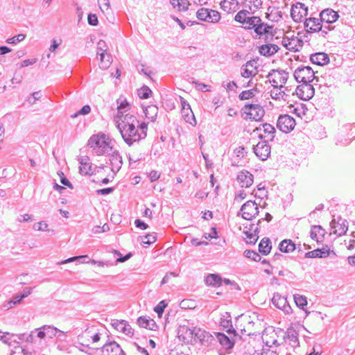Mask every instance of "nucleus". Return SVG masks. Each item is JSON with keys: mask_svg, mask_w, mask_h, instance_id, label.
<instances>
[{"mask_svg": "<svg viewBox=\"0 0 355 355\" xmlns=\"http://www.w3.org/2000/svg\"><path fill=\"white\" fill-rule=\"evenodd\" d=\"M117 128L125 143L129 146L146 138L148 124L146 122L139 123L137 116L126 114L117 121Z\"/></svg>", "mask_w": 355, "mask_h": 355, "instance_id": "obj_1", "label": "nucleus"}, {"mask_svg": "<svg viewBox=\"0 0 355 355\" xmlns=\"http://www.w3.org/2000/svg\"><path fill=\"white\" fill-rule=\"evenodd\" d=\"M101 334L96 331L94 327L87 328L78 336L77 343L83 348L80 350L89 354V349H97L99 348L96 346V344L101 340Z\"/></svg>", "mask_w": 355, "mask_h": 355, "instance_id": "obj_2", "label": "nucleus"}, {"mask_svg": "<svg viewBox=\"0 0 355 355\" xmlns=\"http://www.w3.org/2000/svg\"><path fill=\"white\" fill-rule=\"evenodd\" d=\"M111 139L104 133L93 135L88 140L87 145L97 155L109 153L112 150Z\"/></svg>", "mask_w": 355, "mask_h": 355, "instance_id": "obj_3", "label": "nucleus"}, {"mask_svg": "<svg viewBox=\"0 0 355 355\" xmlns=\"http://www.w3.org/2000/svg\"><path fill=\"white\" fill-rule=\"evenodd\" d=\"M35 331H37V337L40 339H52L56 337L60 340H64L67 337L66 332L51 325H43L41 327L36 328Z\"/></svg>", "mask_w": 355, "mask_h": 355, "instance_id": "obj_4", "label": "nucleus"}, {"mask_svg": "<svg viewBox=\"0 0 355 355\" xmlns=\"http://www.w3.org/2000/svg\"><path fill=\"white\" fill-rule=\"evenodd\" d=\"M267 77L274 88H279L281 89L284 87L288 78V73L284 70L272 69L268 73Z\"/></svg>", "mask_w": 355, "mask_h": 355, "instance_id": "obj_5", "label": "nucleus"}, {"mask_svg": "<svg viewBox=\"0 0 355 355\" xmlns=\"http://www.w3.org/2000/svg\"><path fill=\"white\" fill-rule=\"evenodd\" d=\"M258 214L259 207L255 201L248 200L241 206L238 216L241 215L243 218L250 220L255 218Z\"/></svg>", "mask_w": 355, "mask_h": 355, "instance_id": "obj_6", "label": "nucleus"}, {"mask_svg": "<svg viewBox=\"0 0 355 355\" xmlns=\"http://www.w3.org/2000/svg\"><path fill=\"white\" fill-rule=\"evenodd\" d=\"M315 73L311 67H302L297 68L294 71L296 81L305 83H311L315 78Z\"/></svg>", "mask_w": 355, "mask_h": 355, "instance_id": "obj_7", "label": "nucleus"}, {"mask_svg": "<svg viewBox=\"0 0 355 355\" xmlns=\"http://www.w3.org/2000/svg\"><path fill=\"white\" fill-rule=\"evenodd\" d=\"M243 110L246 115L245 119L254 121H260L265 114L263 108L259 104H247Z\"/></svg>", "mask_w": 355, "mask_h": 355, "instance_id": "obj_8", "label": "nucleus"}, {"mask_svg": "<svg viewBox=\"0 0 355 355\" xmlns=\"http://www.w3.org/2000/svg\"><path fill=\"white\" fill-rule=\"evenodd\" d=\"M295 120L288 114L280 115L277 119V127L283 132H290L295 126Z\"/></svg>", "mask_w": 355, "mask_h": 355, "instance_id": "obj_9", "label": "nucleus"}, {"mask_svg": "<svg viewBox=\"0 0 355 355\" xmlns=\"http://www.w3.org/2000/svg\"><path fill=\"white\" fill-rule=\"evenodd\" d=\"M308 14V8L302 3L297 2L291 9V16L294 21H302Z\"/></svg>", "mask_w": 355, "mask_h": 355, "instance_id": "obj_10", "label": "nucleus"}, {"mask_svg": "<svg viewBox=\"0 0 355 355\" xmlns=\"http://www.w3.org/2000/svg\"><path fill=\"white\" fill-rule=\"evenodd\" d=\"M314 88L310 83H302L295 89L296 95L303 101H309L314 96Z\"/></svg>", "mask_w": 355, "mask_h": 355, "instance_id": "obj_11", "label": "nucleus"}, {"mask_svg": "<svg viewBox=\"0 0 355 355\" xmlns=\"http://www.w3.org/2000/svg\"><path fill=\"white\" fill-rule=\"evenodd\" d=\"M215 333L214 334L199 328L197 332L196 340H198L201 345L207 347H215Z\"/></svg>", "mask_w": 355, "mask_h": 355, "instance_id": "obj_12", "label": "nucleus"}, {"mask_svg": "<svg viewBox=\"0 0 355 355\" xmlns=\"http://www.w3.org/2000/svg\"><path fill=\"white\" fill-rule=\"evenodd\" d=\"M330 225L333 230V233L338 236L344 235L348 230V222L340 217L338 218L337 220L333 219Z\"/></svg>", "mask_w": 355, "mask_h": 355, "instance_id": "obj_13", "label": "nucleus"}, {"mask_svg": "<svg viewBox=\"0 0 355 355\" xmlns=\"http://www.w3.org/2000/svg\"><path fill=\"white\" fill-rule=\"evenodd\" d=\"M270 146L266 141H260L253 147L255 155L263 161L266 160L270 156Z\"/></svg>", "mask_w": 355, "mask_h": 355, "instance_id": "obj_14", "label": "nucleus"}, {"mask_svg": "<svg viewBox=\"0 0 355 355\" xmlns=\"http://www.w3.org/2000/svg\"><path fill=\"white\" fill-rule=\"evenodd\" d=\"M99 349L103 355H125L120 345L115 341L104 344Z\"/></svg>", "mask_w": 355, "mask_h": 355, "instance_id": "obj_15", "label": "nucleus"}, {"mask_svg": "<svg viewBox=\"0 0 355 355\" xmlns=\"http://www.w3.org/2000/svg\"><path fill=\"white\" fill-rule=\"evenodd\" d=\"M219 344L222 349L226 351L231 349L234 345V341L223 333H215V347Z\"/></svg>", "mask_w": 355, "mask_h": 355, "instance_id": "obj_16", "label": "nucleus"}, {"mask_svg": "<svg viewBox=\"0 0 355 355\" xmlns=\"http://www.w3.org/2000/svg\"><path fill=\"white\" fill-rule=\"evenodd\" d=\"M263 219H260L258 220L257 224L255 225L254 224H252L248 230H243V234L246 236V242L249 244H255L257 241L259 239L258 233H259V226L260 225Z\"/></svg>", "mask_w": 355, "mask_h": 355, "instance_id": "obj_17", "label": "nucleus"}, {"mask_svg": "<svg viewBox=\"0 0 355 355\" xmlns=\"http://www.w3.org/2000/svg\"><path fill=\"white\" fill-rule=\"evenodd\" d=\"M257 61L251 60L241 67V75L245 78L254 77L257 75Z\"/></svg>", "mask_w": 355, "mask_h": 355, "instance_id": "obj_18", "label": "nucleus"}, {"mask_svg": "<svg viewBox=\"0 0 355 355\" xmlns=\"http://www.w3.org/2000/svg\"><path fill=\"white\" fill-rule=\"evenodd\" d=\"M320 17L322 23L333 24L338 20L339 15L331 8H326L320 12Z\"/></svg>", "mask_w": 355, "mask_h": 355, "instance_id": "obj_19", "label": "nucleus"}, {"mask_svg": "<svg viewBox=\"0 0 355 355\" xmlns=\"http://www.w3.org/2000/svg\"><path fill=\"white\" fill-rule=\"evenodd\" d=\"M237 181L241 187L248 188L252 184L254 177L249 171L243 170L237 175Z\"/></svg>", "mask_w": 355, "mask_h": 355, "instance_id": "obj_20", "label": "nucleus"}, {"mask_svg": "<svg viewBox=\"0 0 355 355\" xmlns=\"http://www.w3.org/2000/svg\"><path fill=\"white\" fill-rule=\"evenodd\" d=\"M304 28L307 32L314 33L318 32L322 28V24L320 18L309 17L306 18L304 22Z\"/></svg>", "mask_w": 355, "mask_h": 355, "instance_id": "obj_21", "label": "nucleus"}, {"mask_svg": "<svg viewBox=\"0 0 355 355\" xmlns=\"http://www.w3.org/2000/svg\"><path fill=\"white\" fill-rule=\"evenodd\" d=\"M110 164L111 165V171L114 174H116L121 169L123 165V159L118 150H114L110 155Z\"/></svg>", "mask_w": 355, "mask_h": 355, "instance_id": "obj_22", "label": "nucleus"}, {"mask_svg": "<svg viewBox=\"0 0 355 355\" xmlns=\"http://www.w3.org/2000/svg\"><path fill=\"white\" fill-rule=\"evenodd\" d=\"M79 171L82 175H92L93 173V169L92 163L89 162L88 157L85 156L79 159Z\"/></svg>", "mask_w": 355, "mask_h": 355, "instance_id": "obj_23", "label": "nucleus"}, {"mask_svg": "<svg viewBox=\"0 0 355 355\" xmlns=\"http://www.w3.org/2000/svg\"><path fill=\"white\" fill-rule=\"evenodd\" d=\"M261 126H262V128H261V127L257 128V130H262L264 133V136L261 135L259 136V137L261 139H262L263 137L267 138V139L268 141H272L273 139L275 138V134L276 132L274 126H272V125H270L269 123H263L261 125Z\"/></svg>", "mask_w": 355, "mask_h": 355, "instance_id": "obj_24", "label": "nucleus"}, {"mask_svg": "<svg viewBox=\"0 0 355 355\" xmlns=\"http://www.w3.org/2000/svg\"><path fill=\"white\" fill-rule=\"evenodd\" d=\"M325 234V230L320 225H313L311 227L310 236L318 243L322 241Z\"/></svg>", "mask_w": 355, "mask_h": 355, "instance_id": "obj_25", "label": "nucleus"}, {"mask_svg": "<svg viewBox=\"0 0 355 355\" xmlns=\"http://www.w3.org/2000/svg\"><path fill=\"white\" fill-rule=\"evenodd\" d=\"M137 324L142 328H146L152 331H155L157 327L154 320L146 316H141L138 318Z\"/></svg>", "mask_w": 355, "mask_h": 355, "instance_id": "obj_26", "label": "nucleus"}, {"mask_svg": "<svg viewBox=\"0 0 355 355\" xmlns=\"http://www.w3.org/2000/svg\"><path fill=\"white\" fill-rule=\"evenodd\" d=\"M310 60L312 63L318 65H324L329 62V58L327 53H316L311 55Z\"/></svg>", "mask_w": 355, "mask_h": 355, "instance_id": "obj_27", "label": "nucleus"}, {"mask_svg": "<svg viewBox=\"0 0 355 355\" xmlns=\"http://www.w3.org/2000/svg\"><path fill=\"white\" fill-rule=\"evenodd\" d=\"M266 14L269 20L275 22L280 21L283 16L282 12L278 8L274 6L268 7Z\"/></svg>", "mask_w": 355, "mask_h": 355, "instance_id": "obj_28", "label": "nucleus"}, {"mask_svg": "<svg viewBox=\"0 0 355 355\" xmlns=\"http://www.w3.org/2000/svg\"><path fill=\"white\" fill-rule=\"evenodd\" d=\"M272 304L278 309H284L285 311L288 312L286 309H291L289 306H287V300L286 298L281 296L279 293H275L273 295L272 299Z\"/></svg>", "mask_w": 355, "mask_h": 355, "instance_id": "obj_29", "label": "nucleus"}, {"mask_svg": "<svg viewBox=\"0 0 355 355\" xmlns=\"http://www.w3.org/2000/svg\"><path fill=\"white\" fill-rule=\"evenodd\" d=\"M116 103L118 105H117V110H118L117 117L120 118V120H121V119H123V116H124L123 113L130 109V105L128 103L126 99L123 97H120L119 99H117Z\"/></svg>", "mask_w": 355, "mask_h": 355, "instance_id": "obj_30", "label": "nucleus"}, {"mask_svg": "<svg viewBox=\"0 0 355 355\" xmlns=\"http://www.w3.org/2000/svg\"><path fill=\"white\" fill-rule=\"evenodd\" d=\"M279 47L277 45L269 44L261 46L259 52L262 55L270 56L277 53Z\"/></svg>", "mask_w": 355, "mask_h": 355, "instance_id": "obj_31", "label": "nucleus"}, {"mask_svg": "<svg viewBox=\"0 0 355 355\" xmlns=\"http://www.w3.org/2000/svg\"><path fill=\"white\" fill-rule=\"evenodd\" d=\"M199 328L193 327V329H190L189 327H183L182 328V331L184 333L183 340L184 341L189 342L192 341L193 339L196 340L197 332Z\"/></svg>", "mask_w": 355, "mask_h": 355, "instance_id": "obj_32", "label": "nucleus"}, {"mask_svg": "<svg viewBox=\"0 0 355 355\" xmlns=\"http://www.w3.org/2000/svg\"><path fill=\"white\" fill-rule=\"evenodd\" d=\"M220 326L223 327V329H227L226 331L228 334H234V335H236V331L232 328L231 317L228 313H225V315L221 318Z\"/></svg>", "mask_w": 355, "mask_h": 355, "instance_id": "obj_33", "label": "nucleus"}, {"mask_svg": "<svg viewBox=\"0 0 355 355\" xmlns=\"http://www.w3.org/2000/svg\"><path fill=\"white\" fill-rule=\"evenodd\" d=\"M295 248V244L291 239H284L279 245V250L284 253L292 252Z\"/></svg>", "mask_w": 355, "mask_h": 355, "instance_id": "obj_34", "label": "nucleus"}, {"mask_svg": "<svg viewBox=\"0 0 355 355\" xmlns=\"http://www.w3.org/2000/svg\"><path fill=\"white\" fill-rule=\"evenodd\" d=\"M272 249V243L268 238H263L259 244V251L262 254L267 255Z\"/></svg>", "mask_w": 355, "mask_h": 355, "instance_id": "obj_35", "label": "nucleus"}, {"mask_svg": "<svg viewBox=\"0 0 355 355\" xmlns=\"http://www.w3.org/2000/svg\"><path fill=\"white\" fill-rule=\"evenodd\" d=\"M113 326L116 330L122 331L126 335L133 334L131 327L125 320L118 321L114 323Z\"/></svg>", "mask_w": 355, "mask_h": 355, "instance_id": "obj_36", "label": "nucleus"}, {"mask_svg": "<svg viewBox=\"0 0 355 355\" xmlns=\"http://www.w3.org/2000/svg\"><path fill=\"white\" fill-rule=\"evenodd\" d=\"M144 112L147 119L151 121H155L158 113V107L156 105H150L144 110Z\"/></svg>", "mask_w": 355, "mask_h": 355, "instance_id": "obj_37", "label": "nucleus"}, {"mask_svg": "<svg viewBox=\"0 0 355 355\" xmlns=\"http://www.w3.org/2000/svg\"><path fill=\"white\" fill-rule=\"evenodd\" d=\"M221 277L216 274H209L205 278V282L208 286H219L221 285Z\"/></svg>", "mask_w": 355, "mask_h": 355, "instance_id": "obj_38", "label": "nucleus"}, {"mask_svg": "<svg viewBox=\"0 0 355 355\" xmlns=\"http://www.w3.org/2000/svg\"><path fill=\"white\" fill-rule=\"evenodd\" d=\"M236 5V0H224L220 3L223 10L227 12L235 11Z\"/></svg>", "mask_w": 355, "mask_h": 355, "instance_id": "obj_39", "label": "nucleus"}, {"mask_svg": "<svg viewBox=\"0 0 355 355\" xmlns=\"http://www.w3.org/2000/svg\"><path fill=\"white\" fill-rule=\"evenodd\" d=\"M253 28L257 35H261L268 33L270 32L269 29L272 28V26H269L261 21L259 23H257V25H255Z\"/></svg>", "mask_w": 355, "mask_h": 355, "instance_id": "obj_40", "label": "nucleus"}, {"mask_svg": "<svg viewBox=\"0 0 355 355\" xmlns=\"http://www.w3.org/2000/svg\"><path fill=\"white\" fill-rule=\"evenodd\" d=\"M261 21V18L259 17H250L248 15L245 23H243V27L245 29H252L254 27L255 25H257V23Z\"/></svg>", "mask_w": 355, "mask_h": 355, "instance_id": "obj_41", "label": "nucleus"}, {"mask_svg": "<svg viewBox=\"0 0 355 355\" xmlns=\"http://www.w3.org/2000/svg\"><path fill=\"white\" fill-rule=\"evenodd\" d=\"M172 5L173 8H178L179 11H186L189 3L188 0H173Z\"/></svg>", "mask_w": 355, "mask_h": 355, "instance_id": "obj_42", "label": "nucleus"}, {"mask_svg": "<svg viewBox=\"0 0 355 355\" xmlns=\"http://www.w3.org/2000/svg\"><path fill=\"white\" fill-rule=\"evenodd\" d=\"M97 54L100 55V60H101L100 67L103 69H107L111 63L110 55H106L104 52H101V53L98 52Z\"/></svg>", "mask_w": 355, "mask_h": 355, "instance_id": "obj_43", "label": "nucleus"}, {"mask_svg": "<svg viewBox=\"0 0 355 355\" xmlns=\"http://www.w3.org/2000/svg\"><path fill=\"white\" fill-rule=\"evenodd\" d=\"M287 338L290 341V344L293 345V347L297 346L299 345L298 341V334L294 330H290L287 332Z\"/></svg>", "mask_w": 355, "mask_h": 355, "instance_id": "obj_44", "label": "nucleus"}, {"mask_svg": "<svg viewBox=\"0 0 355 355\" xmlns=\"http://www.w3.org/2000/svg\"><path fill=\"white\" fill-rule=\"evenodd\" d=\"M48 227H49V225L46 222L40 221V222L35 223L33 226V228L35 231H47V232H51L52 234H54V230H49Z\"/></svg>", "mask_w": 355, "mask_h": 355, "instance_id": "obj_45", "label": "nucleus"}, {"mask_svg": "<svg viewBox=\"0 0 355 355\" xmlns=\"http://www.w3.org/2000/svg\"><path fill=\"white\" fill-rule=\"evenodd\" d=\"M250 15V12L246 10H241L235 15L234 20L237 22L243 24L247 19L248 15Z\"/></svg>", "mask_w": 355, "mask_h": 355, "instance_id": "obj_46", "label": "nucleus"}, {"mask_svg": "<svg viewBox=\"0 0 355 355\" xmlns=\"http://www.w3.org/2000/svg\"><path fill=\"white\" fill-rule=\"evenodd\" d=\"M196 17L201 21H208L209 9L205 8L199 9L196 13Z\"/></svg>", "mask_w": 355, "mask_h": 355, "instance_id": "obj_47", "label": "nucleus"}, {"mask_svg": "<svg viewBox=\"0 0 355 355\" xmlns=\"http://www.w3.org/2000/svg\"><path fill=\"white\" fill-rule=\"evenodd\" d=\"M157 237L155 233L148 234L144 238L141 237V243L143 245H150L156 241Z\"/></svg>", "mask_w": 355, "mask_h": 355, "instance_id": "obj_48", "label": "nucleus"}, {"mask_svg": "<svg viewBox=\"0 0 355 355\" xmlns=\"http://www.w3.org/2000/svg\"><path fill=\"white\" fill-rule=\"evenodd\" d=\"M256 90L254 89L243 91L239 95V98L240 100H248L252 98L255 95Z\"/></svg>", "mask_w": 355, "mask_h": 355, "instance_id": "obj_49", "label": "nucleus"}, {"mask_svg": "<svg viewBox=\"0 0 355 355\" xmlns=\"http://www.w3.org/2000/svg\"><path fill=\"white\" fill-rule=\"evenodd\" d=\"M220 19V15L218 11L209 9L208 22L216 23Z\"/></svg>", "mask_w": 355, "mask_h": 355, "instance_id": "obj_50", "label": "nucleus"}, {"mask_svg": "<svg viewBox=\"0 0 355 355\" xmlns=\"http://www.w3.org/2000/svg\"><path fill=\"white\" fill-rule=\"evenodd\" d=\"M294 300L298 307L304 308L307 304L306 297L300 295H294Z\"/></svg>", "mask_w": 355, "mask_h": 355, "instance_id": "obj_51", "label": "nucleus"}, {"mask_svg": "<svg viewBox=\"0 0 355 355\" xmlns=\"http://www.w3.org/2000/svg\"><path fill=\"white\" fill-rule=\"evenodd\" d=\"M152 91L147 86H144L138 90V95L141 98L146 99L149 98Z\"/></svg>", "mask_w": 355, "mask_h": 355, "instance_id": "obj_52", "label": "nucleus"}, {"mask_svg": "<svg viewBox=\"0 0 355 355\" xmlns=\"http://www.w3.org/2000/svg\"><path fill=\"white\" fill-rule=\"evenodd\" d=\"M244 255L245 257H247L250 259H252L253 261H258L261 260V256L259 255V254H258L257 252H256L253 250H246L244 252Z\"/></svg>", "mask_w": 355, "mask_h": 355, "instance_id": "obj_53", "label": "nucleus"}, {"mask_svg": "<svg viewBox=\"0 0 355 355\" xmlns=\"http://www.w3.org/2000/svg\"><path fill=\"white\" fill-rule=\"evenodd\" d=\"M25 37L26 35L24 34L20 33L11 38H8L6 40V42L11 44H16L18 42L23 41L25 39Z\"/></svg>", "mask_w": 355, "mask_h": 355, "instance_id": "obj_54", "label": "nucleus"}, {"mask_svg": "<svg viewBox=\"0 0 355 355\" xmlns=\"http://www.w3.org/2000/svg\"><path fill=\"white\" fill-rule=\"evenodd\" d=\"M167 306V304L164 300H162L158 303V304L154 308V311L160 317L164 312V309Z\"/></svg>", "mask_w": 355, "mask_h": 355, "instance_id": "obj_55", "label": "nucleus"}, {"mask_svg": "<svg viewBox=\"0 0 355 355\" xmlns=\"http://www.w3.org/2000/svg\"><path fill=\"white\" fill-rule=\"evenodd\" d=\"M181 113L182 117L184 119L185 121L189 123L190 124H193L192 121H196L195 116L193 115V112H182V110H181Z\"/></svg>", "mask_w": 355, "mask_h": 355, "instance_id": "obj_56", "label": "nucleus"}, {"mask_svg": "<svg viewBox=\"0 0 355 355\" xmlns=\"http://www.w3.org/2000/svg\"><path fill=\"white\" fill-rule=\"evenodd\" d=\"M100 8L102 12L108 11L110 9V4L109 0H98Z\"/></svg>", "mask_w": 355, "mask_h": 355, "instance_id": "obj_57", "label": "nucleus"}, {"mask_svg": "<svg viewBox=\"0 0 355 355\" xmlns=\"http://www.w3.org/2000/svg\"><path fill=\"white\" fill-rule=\"evenodd\" d=\"M90 112H91L90 106L88 105H84L78 112L75 113L73 115H71V117L75 118L79 114L86 115V114H88Z\"/></svg>", "mask_w": 355, "mask_h": 355, "instance_id": "obj_58", "label": "nucleus"}, {"mask_svg": "<svg viewBox=\"0 0 355 355\" xmlns=\"http://www.w3.org/2000/svg\"><path fill=\"white\" fill-rule=\"evenodd\" d=\"M180 102H181L182 112H191V109L190 105L188 103V102L184 98H183L182 97H180Z\"/></svg>", "mask_w": 355, "mask_h": 355, "instance_id": "obj_59", "label": "nucleus"}, {"mask_svg": "<svg viewBox=\"0 0 355 355\" xmlns=\"http://www.w3.org/2000/svg\"><path fill=\"white\" fill-rule=\"evenodd\" d=\"M87 20L88 24L92 26H96L98 21L97 16L94 14H89Z\"/></svg>", "mask_w": 355, "mask_h": 355, "instance_id": "obj_60", "label": "nucleus"}, {"mask_svg": "<svg viewBox=\"0 0 355 355\" xmlns=\"http://www.w3.org/2000/svg\"><path fill=\"white\" fill-rule=\"evenodd\" d=\"M306 258H319V248L308 252L305 254Z\"/></svg>", "mask_w": 355, "mask_h": 355, "instance_id": "obj_61", "label": "nucleus"}, {"mask_svg": "<svg viewBox=\"0 0 355 355\" xmlns=\"http://www.w3.org/2000/svg\"><path fill=\"white\" fill-rule=\"evenodd\" d=\"M58 175L60 176V182L62 184L69 187V188H72V184L69 182V180L64 176V173L62 172L59 173Z\"/></svg>", "mask_w": 355, "mask_h": 355, "instance_id": "obj_62", "label": "nucleus"}, {"mask_svg": "<svg viewBox=\"0 0 355 355\" xmlns=\"http://www.w3.org/2000/svg\"><path fill=\"white\" fill-rule=\"evenodd\" d=\"M329 255V249L327 248H322L319 249V258H325Z\"/></svg>", "mask_w": 355, "mask_h": 355, "instance_id": "obj_63", "label": "nucleus"}, {"mask_svg": "<svg viewBox=\"0 0 355 355\" xmlns=\"http://www.w3.org/2000/svg\"><path fill=\"white\" fill-rule=\"evenodd\" d=\"M135 226L141 230H146L148 225L140 219H137L135 221Z\"/></svg>", "mask_w": 355, "mask_h": 355, "instance_id": "obj_64", "label": "nucleus"}]
</instances>
